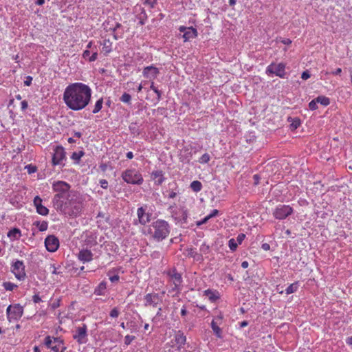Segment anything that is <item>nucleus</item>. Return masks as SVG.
<instances>
[{
	"instance_id": "nucleus-1",
	"label": "nucleus",
	"mask_w": 352,
	"mask_h": 352,
	"mask_svg": "<svg viewBox=\"0 0 352 352\" xmlns=\"http://www.w3.org/2000/svg\"><path fill=\"white\" fill-rule=\"evenodd\" d=\"M92 90L82 82L69 84L64 90L63 100L66 107L78 111L86 108L91 102Z\"/></svg>"
},
{
	"instance_id": "nucleus-2",
	"label": "nucleus",
	"mask_w": 352,
	"mask_h": 352,
	"mask_svg": "<svg viewBox=\"0 0 352 352\" xmlns=\"http://www.w3.org/2000/svg\"><path fill=\"white\" fill-rule=\"evenodd\" d=\"M54 207L58 212L65 215L76 217L82 210V203L78 196L72 193L65 200L60 202V204H58Z\"/></svg>"
},
{
	"instance_id": "nucleus-3",
	"label": "nucleus",
	"mask_w": 352,
	"mask_h": 352,
	"mask_svg": "<svg viewBox=\"0 0 352 352\" xmlns=\"http://www.w3.org/2000/svg\"><path fill=\"white\" fill-rule=\"evenodd\" d=\"M170 224L164 219H157L149 226L148 233L151 239L157 242L166 239L170 232Z\"/></svg>"
},
{
	"instance_id": "nucleus-4",
	"label": "nucleus",
	"mask_w": 352,
	"mask_h": 352,
	"mask_svg": "<svg viewBox=\"0 0 352 352\" xmlns=\"http://www.w3.org/2000/svg\"><path fill=\"white\" fill-rule=\"evenodd\" d=\"M52 188L54 191L57 192L52 199L54 206L58 204H60V202L63 200H65L67 197L72 194V192H69V184L63 181H57L54 182Z\"/></svg>"
},
{
	"instance_id": "nucleus-5",
	"label": "nucleus",
	"mask_w": 352,
	"mask_h": 352,
	"mask_svg": "<svg viewBox=\"0 0 352 352\" xmlns=\"http://www.w3.org/2000/svg\"><path fill=\"white\" fill-rule=\"evenodd\" d=\"M121 177L124 182L131 185H141L144 182L142 173L134 168L124 170L122 173Z\"/></svg>"
},
{
	"instance_id": "nucleus-6",
	"label": "nucleus",
	"mask_w": 352,
	"mask_h": 352,
	"mask_svg": "<svg viewBox=\"0 0 352 352\" xmlns=\"http://www.w3.org/2000/svg\"><path fill=\"white\" fill-rule=\"evenodd\" d=\"M168 211L176 224L182 225L187 223L188 212L184 208H178L174 204L168 208Z\"/></svg>"
},
{
	"instance_id": "nucleus-7",
	"label": "nucleus",
	"mask_w": 352,
	"mask_h": 352,
	"mask_svg": "<svg viewBox=\"0 0 352 352\" xmlns=\"http://www.w3.org/2000/svg\"><path fill=\"white\" fill-rule=\"evenodd\" d=\"M66 160V152L64 148L60 145L54 146L52 159V165L63 167L65 165Z\"/></svg>"
},
{
	"instance_id": "nucleus-8",
	"label": "nucleus",
	"mask_w": 352,
	"mask_h": 352,
	"mask_svg": "<svg viewBox=\"0 0 352 352\" xmlns=\"http://www.w3.org/2000/svg\"><path fill=\"white\" fill-rule=\"evenodd\" d=\"M169 281L173 285L172 291L180 292L182 290V283L183 282L182 274L179 273L175 268H172L166 272Z\"/></svg>"
},
{
	"instance_id": "nucleus-9",
	"label": "nucleus",
	"mask_w": 352,
	"mask_h": 352,
	"mask_svg": "<svg viewBox=\"0 0 352 352\" xmlns=\"http://www.w3.org/2000/svg\"><path fill=\"white\" fill-rule=\"evenodd\" d=\"M10 271L14 274L15 278L21 281L26 278L25 266L23 261L16 260L12 261Z\"/></svg>"
},
{
	"instance_id": "nucleus-10",
	"label": "nucleus",
	"mask_w": 352,
	"mask_h": 352,
	"mask_svg": "<svg viewBox=\"0 0 352 352\" xmlns=\"http://www.w3.org/2000/svg\"><path fill=\"white\" fill-rule=\"evenodd\" d=\"M23 307L20 304L10 305L7 307V318L10 322L17 321L23 316Z\"/></svg>"
},
{
	"instance_id": "nucleus-11",
	"label": "nucleus",
	"mask_w": 352,
	"mask_h": 352,
	"mask_svg": "<svg viewBox=\"0 0 352 352\" xmlns=\"http://www.w3.org/2000/svg\"><path fill=\"white\" fill-rule=\"evenodd\" d=\"M294 212L293 208L289 205L279 204L273 210L272 215L278 220L285 219Z\"/></svg>"
},
{
	"instance_id": "nucleus-12",
	"label": "nucleus",
	"mask_w": 352,
	"mask_h": 352,
	"mask_svg": "<svg viewBox=\"0 0 352 352\" xmlns=\"http://www.w3.org/2000/svg\"><path fill=\"white\" fill-rule=\"evenodd\" d=\"M44 344L47 349L52 350L54 352H59L63 346H65L63 340L60 337H51L47 336L44 340Z\"/></svg>"
},
{
	"instance_id": "nucleus-13",
	"label": "nucleus",
	"mask_w": 352,
	"mask_h": 352,
	"mask_svg": "<svg viewBox=\"0 0 352 352\" xmlns=\"http://www.w3.org/2000/svg\"><path fill=\"white\" fill-rule=\"evenodd\" d=\"M285 64L283 63H280L278 64L272 63L266 67L265 73L268 76L275 75L279 78H285Z\"/></svg>"
},
{
	"instance_id": "nucleus-14",
	"label": "nucleus",
	"mask_w": 352,
	"mask_h": 352,
	"mask_svg": "<svg viewBox=\"0 0 352 352\" xmlns=\"http://www.w3.org/2000/svg\"><path fill=\"white\" fill-rule=\"evenodd\" d=\"M137 216L139 223L144 226L151 220L152 212L148 205L144 204L137 209Z\"/></svg>"
},
{
	"instance_id": "nucleus-15",
	"label": "nucleus",
	"mask_w": 352,
	"mask_h": 352,
	"mask_svg": "<svg viewBox=\"0 0 352 352\" xmlns=\"http://www.w3.org/2000/svg\"><path fill=\"white\" fill-rule=\"evenodd\" d=\"M87 327L82 324L81 327H78L73 335V338L77 341L79 344H85L88 341Z\"/></svg>"
},
{
	"instance_id": "nucleus-16",
	"label": "nucleus",
	"mask_w": 352,
	"mask_h": 352,
	"mask_svg": "<svg viewBox=\"0 0 352 352\" xmlns=\"http://www.w3.org/2000/svg\"><path fill=\"white\" fill-rule=\"evenodd\" d=\"M178 30L180 32L184 33L182 35L184 42H188L198 36V32L197 29L192 26L186 27L181 25L179 27Z\"/></svg>"
},
{
	"instance_id": "nucleus-17",
	"label": "nucleus",
	"mask_w": 352,
	"mask_h": 352,
	"mask_svg": "<svg viewBox=\"0 0 352 352\" xmlns=\"http://www.w3.org/2000/svg\"><path fill=\"white\" fill-rule=\"evenodd\" d=\"M45 245L47 251L54 252L59 247V241L55 236L50 235L45 239Z\"/></svg>"
},
{
	"instance_id": "nucleus-18",
	"label": "nucleus",
	"mask_w": 352,
	"mask_h": 352,
	"mask_svg": "<svg viewBox=\"0 0 352 352\" xmlns=\"http://www.w3.org/2000/svg\"><path fill=\"white\" fill-rule=\"evenodd\" d=\"M159 74V69L153 65L144 67L142 71L143 76L149 80H153L157 78Z\"/></svg>"
},
{
	"instance_id": "nucleus-19",
	"label": "nucleus",
	"mask_w": 352,
	"mask_h": 352,
	"mask_svg": "<svg viewBox=\"0 0 352 352\" xmlns=\"http://www.w3.org/2000/svg\"><path fill=\"white\" fill-rule=\"evenodd\" d=\"M144 306H153L156 307L160 300V296L158 294L149 293L145 295L144 298Z\"/></svg>"
},
{
	"instance_id": "nucleus-20",
	"label": "nucleus",
	"mask_w": 352,
	"mask_h": 352,
	"mask_svg": "<svg viewBox=\"0 0 352 352\" xmlns=\"http://www.w3.org/2000/svg\"><path fill=\"white\" fill-rule=\"evenodd\" d=\"M174 340L177 345V349L181 350L186 342V336L181 330H179L175 332Z\"/></svg>"
},
{
	"instance_id": "nucleus-21",
	"label": "nucleus",
	"mask_w": 352,
	"mask_h": 352,
	"mask_svg": "<svg viewBox=\"0 0 352 352\" xmlns=\"http://www.w3.org/2000/svg\"><path fill=\"white\" fill-rule=\"evenodd\" d=\"M93 256L94 254L91 250L82 249L79 252L78 258L80 261L85 263L91 261L93 260Z\"/></svg>"
},
{
	"instance_id": "nucleus-22",
	"label": "nucleus",
	"mask_w": 352,
	"mask_h": 352,
	"mask_svg": "<svg viewBox=\"0 0 352 352\" xmlns=\"http://www.w3.org/2000/svg\"><path fill=\"white\" fill-rule=\"evenodd\" d=\"M203 295L208 298L211 302H214L220 298V294L214 289H208L203 292Z\"/></svg>"
},
{
	"instance_id": "nucleus-23",
	"label": "nucleus",
	"mask_w": 352,
	"mask_h": 352,
	"mask_svg": "<svg viewBox=\"0 0 352 352\" xmlns=\"http://www.w3.org/2000/svg\"><path fill=\"white\" fill-rule=\"evenodd\" d=\"M151 177L157 185H161L165 180L163 171L160 170H153Z\"/></svg>"
},
{
	"instance_id": "nucleus-24",
	"label": "nucleus",
	"mask_w": 352,
	"mask_h": 352,
	"mask_svg": "<svg viewBox=\"0 0 352 352\" xmlns=\"http://www.w3.org/2000/svg\"><path fill=\"white\" fill-rule=\"evenodd\" d=\"M7 236L11 241L18 240L21 236V232L19 228H14L8 232Z\"/></svg>"
},
{
	"instance_id": "nucleus-25",
	"label": "nucleus",
	"mask_w": 352,
	"mask_h": 352,
	"mask_svg": "<svg viewBox=\"0 0 352 352\" xmlns=\"http://www.w3.org/2000/svg\"><path fill=\"white\" fill-rule=\"evenodd\" d=\"M107 283L105 280H102L99 285L95 288L94 294L97 296L104 295L107 289Z\"/></svg>"
},
{
	"instance_id": "nucleus-26",
	"label": "nucleus",
	"mask_w": 352,
	"mask_h": 352,
	"mask_svg": "<svg viewBox=\"0 0 352 352\" xmlns=\"http://www.w3.org/2000/svg\"><path fill=\"white\" fill-rule=\"evenodd\" d=\"M210 327L216 337L218 338H222V329L219 327L217 322L212 320L210 323Z\"/></svg>"
},
{
	"instance_id": "nucleus-27",
	"label": "nucleus",
	"mask_w": 352,
	"mask_h": 352,
	"mask_svg": "<svg viewBox=\"0 0 352 352\" xmlns=\"http://www.w3.org/2000/svg\"><path fill=\"white\" fill-rule=\"evenodd\" d=\"M129 130L133 136H138L142 133V130L137 123H131L129 125Z\"/></svg>"
},
{
	"instance_id": "nucleus-28",
	"label": "nucleus",
	"mask_w": 352,
	"mask_h": 352,
	"mask_svg": "<svg viewBox=\"0 0 352 352\" xmlns=\"http://www.w3.org/2000/svg\"><path fill=\"white\" fill-rule=\"evenodd\" d=\"M102 51L104 54H109L112 50V43L109 39H104L102 43Z\"/></svg>"
},
{
	"instance_id": "nucleus-29",
	"label": "nucleus",
	"mask_w": 352,
	"mask_h": 352,
	"mask_svg": "<svg viewBox=\"0 0 352 352\" xmlns=\"http://www.w3.org/2000/svg\"><path fill=\"white\" fill-rule=\"evenodd\" d=\"M103 98H99L95 103L94 104V109H92L91 112L94 113V114H96L97 113H98L102 108V105H103Z\"/></svg>"
},
{
	"instance_id": "nucleus-30",
	"label": "nucleus",
	"mask_w": 352,
	"mask_h": 352,
	"mask_svg": "<svg viewBox=\"0 0 352 352\" xmlns=\"http://www.w3.org/2000/svg\"><path fill=\"white\" fill-rule=\"evenodd\" d=\"M298 287H299L298 282H295V283L291 284L285 289L286 294H291L296 292L297 291V289H298Z\"/></svg>"
},
{
	"instance_id": "nucleus-31",
	"label": "nucleus",
	"mask_w": 352,
	"mask_h": 352,
	"mask_svg": "<svg viewBox=\"0 0 352 352\" xmlns=\"http://www.w3.org/2000/svg\"><path fill=\"white\" fill-rule=\"evenodd\" d=\"M316 101L324 107H327L330 104V99L324 96H318L316 98Z\"/></svg>"
},
{
	"instance_id": "nucleus-32",
	"label": "nucleus",
	"mask_w": 352,
	"mask_h": 352,
	"mask_svg": "<svg viewBox=\"0 0 352 352\" xmlns=\"http://www.w3.org/2000/svg\"><path fill=\"white\" fill-rule=\"evenodd\" d=\"M190 188L194 192H198L201 190L202 184L199 181L195 180L191 182Z\"/></svg>"
},
{
	"instance_id": "nucleus-33",
	"label": "nucleus",
	"mask_w": 352,
	"mask_h": 352,
	"mask_svg": "<svg viewBox=\"0 0 352 352\" xmlns=\"http://www.w3.org/2000/svg\"><path fill=\"white\" fill-rule=\"evenodd\" d=\"M84 154L85 153L82 151L74 152L71 156V158L75 162V163L78 164Z\"/></svg>"
},
{
	"instance_id": "nucleus-34",
	"label": "nucleus",
	"mask_w": 352,
	"mask_h": 352,
	"mask_svg": "<svg viewBox=\"0 0 352 352\" xmlns=\"http://www.w3.org/2000/svg\"><path fill=\"white\" fill-rule=\"evenodd\" d=\"M34 225H35L38 228L39 231H41V232L47 230V229L48 228L47 222H46L45 221H43L42 222L36 221L34 223Z\"/></svg>"
},
{
	"instance_id": "nucleus-35",
	"label": "nucleus",
	"mask_w": 352,
	"mask_h": 352,
	"mask_svg": "<svg viewBox=\"0 0 352 352\" xmlns=\"http://www.w3.org/2000/svg\"><path fill=\"white\" fill-rule=\"evenodd\" d=\"M3 286L6 291H12L17 287L16 285L11 282H4Z\"/></svg>"
},
{
	"instance_id": "nucleus-36",
	"label": "nucleus",
	"mask_w": 352,
	"mask_h": 352,
	"mask_svg": "<svg viewBox=\"0 0 352 352\" xmlns=\"http://www.w3.org/2000/svg\"><path fill=\"white\" fill-rule=\"evenodd\" d=\"M36 212L41 215L45 216L48 214L49 210L45 206L41 205L38 207Z\"/></svg>"
},
{
	"instance_id": "nucleus-37",
	"label": "nucleus",
	"mask_w": 352,
	"mask_h": 352,
	"mask_svg": "<svg viewBox=\"0 0 352 352\" xmlns=\"http://www.w3.org/2000/svg\"><path fill=\"white\" fill-rule=\"evenodd\" d=\"M238 243L234 239H230L228 241V246L231 251L234 252L236 250Z\"/></svg>"
},
{
	"instance_id": "nucleus-38",
	"label": "nucleus",
	"mask_w": 352,
	"mask_h": 352,
	"mask_svg": "<svg viewBox=\"0 0 352 352\" xmlns=\"http://www.w3.org/2000/svg\"><path fill=\"white\" fill-rule=\"evenodd\" d=\"M210 160V156L208 153H206L201 155V157L199 159L198 162L200 164H206Z\"/></svg>"
},
{
	"instance_id": "nucleus-39",
	"label": "nucleus",
	"mask_w": 352,
	"mask_h": 352,
	"mask_svg": "<svg viewBox=\"0 0 352 352\" xmlns=\"http://www.w3.org/2000/svg\"><path fill=\"white\" fill-rule=\"evenodd\" d=\"M131 100V96L127 93H124L120 97V100L122 102L129 104Z\"/></svg>"
},
{
	"instance_id": "nucleus-40",
	"label": "nucleus",
	"mask_w": 352,
	"mask_h": 352,
	"mask_svg": "<svg viewBox=\"0 0 352 352\" xmlns=\"http://www.w3.org/2000/svg\"><path fill=\"white\" fill-rule=\"evenodd\" d=\"M60 266L56 267L54 264H51L50 266V270L53 274H60L61 272L59 271Z\"/></svg>"
},
{
	"instance_id": "nucleus-41",
	"label": "nucleus",
	"mask_w": 352,
	"mask_h": 352,
	"mask_svg": "<svg viewBox=\"0 0 352 352\" xmlns=\"http://www.w3.org/2000/svg\"><path fill=\"white\" fill-rule=\"evenodd\" d=\"M300 124V121L299 119H294L292 120V122L290 124V127L292 130L296 129L298 127H299Z\"/></svg>"
},
{
	"instance_id": "nucleus-42",
	"label": "nucleus",
	"mask_w": 352,
	"mask_h": 352,
	"mask_svg": "<svg viewBox=\"0 0 352 352\" xmlns=\"http://www.w3.org/2000/svg\"><path fill=\"white\" fill-rule=\"evenodd\" d=\"M25 168L27 170V172L29 174L34 173L37 170L36 167L32 164H28V165L25 166Z\"/></svg>"
},
{
	"instance_id": "nucleus-43",
	"label": "nucleus",
	"mask_w": 352,
	"mask_h": 352,
	"mask_svg": "<svg viewBox=\"0 0 352 352\" xmlns=\"http://www.w3.org/2000/svg\"><path fill=\"white\" fill-rule=\"evenodd\" d=\"M318 102L316 101V98L312 100L309 103V108L310 110H316L318 109Z\"/></svg>"
},
{
	"instance_id": "nucleus-44",
	"label": "nucleus",
	"mask_w": 352,
	"mask_h": 352,
	"mask_svg": "<svg viewBox=\"0 0 352 352\" xmlns=\"http://www.w3.org/2000/svg\"><path fill=\"white\" fill-rule=\"evenodd\" d=\"M34 205L36 207V209L38 208V206L42 205V199L40 197L36 196L34 199Z\"/></svg>"
},
{
	"instance_id": "nucleus-45",
	"label": "nucleus",
	"mask_w": 352,
	"mask_h": 352,
	"mask_svg": "<svg viewBox=\"0 0 352 352\" xmlns=\"http://www.w3.org/2000/svg\"><path fill=\"white\" fill-rule=\"evenodd\" d=\"M135 339V336H130V335H126L125 337H124V344L126 345H129L132 341Z\"/></svg>"
},
{
	"instance_id": "nucleus-46",
	"label": "nucleus",
	"mask_w": 352,
	"mask_h": 352,
	"mask_svg": "<svg viewBox=\"0 0 352 352\" xmlns=\"http://www.w3.org/2000/svg\"><path fill=\"white\" fill-rule=\"evenodd\" d=\"M119 270V268H113L111 270H109L107 274V276L109 277V279L110 278L111 276L118 274Z\"/></svg>"
},
{
	"instance_id": "nucleus-47",
	"label": "nucleus",
	"mask_w": 352,
	"mask_h": 352,
	"mask_svg": "<svg viewBox=\"0 0 352 352\" xmlns=\"http://www.w3.org/2000/svg\"><path fill=\"white\" fill-rule=\"evenodd\" d=\"M119 314V310L118 309V308L115 307L110 311L109 316L112 318H116L118 317Z\"/></svg>"
},
{
	"instance_id": "nucleus-48",
	"label": "nucleus",
	"mask_w": 352,
	"mask_h": 352,
	"mask_svg": "<svg viewBox=\"0 0 352 352\" xmlns=\"http://www.w3.org/2000/svg\"><path fill=\"white\" fill-rule=\"evenodd\" d=\"M167 192H168V194L166 195V197L168 199H174L178 195V192H175V191H173V190L167 191Z\"/></svg>"
},
{
	"instance_id": "nucleus-49",
	"label": "nucleus",
	"mask_w": 352,
	"mask_h": 352,
	"mask_svg": "<svg viewBox=\"0 0 352 352\" xmlns=\"http://www.w3.org/2000/svg\"><path fill=\"white\" fill-rule=\"evenodd\" d=\"M245 234L243 233H241L237 236L236 239H235V240L238 244H241V243L245 239Z\"/></svg>"
},
{
	"instance_id": "nucleus-50",
	"label": "nucleus",
	"mask_w": 352,
	"mask_h": 352,
	"mask_svg": "<svg viewBox=\"0 0 352 352\" xmlns=\"http://www.w3.org/2000/svg\"><path fill=\"white\" fill-rule=\"evenodd\" d=\"M157 3V0H144V3L149 6L151 8H154Z\"/></svg>"
},
{
	"instance_id": "nucleus-51",
	"label": "nucleus",
	"mask_w": 352,
	"mask_h": 352,
	"mask_svg": "<svg viewBox=\"0 0 352 352\" xmlns=\"http://www.w3.org/2000/svg\"><path fill=\"white\" fill-rule=\"evenodd\" d=\"M210 219L209 218V217L207 215L206 216L204 219H202L200 221H198L197 222V226H200L204 223H206V222H208V220H210Z\"/></svg>"
},
{
	"instance_id": "nucleus-52",
	"label": "nucleus",
	"mask_w": 352,
	"mask_h": 352,
	"mask_svg": "<svg viewBox=\"0 0 352 352\" xmlns=\"http://www.w3.org/2000/svg\"><path fill=\"white\" fill-rule=\"evenodd\" d=\"M99 184L103 189H107L108 188V182L106 179H100Z\"/></svg>"
},
{
	"instance_id": "nucleus-53",
	"label": "nucleus",
	"mask_w": 352,
	"mask_h": 352,
	"mask_svg": "<svg viewBox=\"0 0 352 352\" xmlns=\"http://www.w3.org/2000/svg\"><path fill=\"white\" fill-rule=\"evenodd\" d=\"M109 280L112 283H117L120 280V276L118 274L116 275L111 276Z\"/></svg>"
},
{
	"instance_id": "nucleus-54",
	"label": "nucleus",
	"mask_w": 352,
	"mask_h": 352,
	"mask_svg": "<svg viewBox=\"0 0 352 352\" xmlns=\"http://www.w3.org/2000/svg\"><path fill=\"white\" fill-rule=\"evenodd\" d=\"M60 300L57 299L51 305V307L52 309H56V308L59 307L60 305Z\"/></svg>"
},
{
	"instance_id": "nucleus-55",
	"label": "nucleus",
	"mask_w": 352,
	"mask_h": 352,
	"mask_svg": "<svg viewBox=\"0 0 352 352\" xmlns=\"http://www.w3.org/2000/svg\"><path fill=\"white\" fill-rule=\"evenodd\" d=\"M32 82V77L30 76H28L24 80V85L30 86Z\"/></svg>"
},
{
	"instance_id": "nucleus-56",
	"label": "nucleus",
	"mask_w": 352,
	"mask_h": 352,
	"mask_svg": "<svg viewBox=\"0 0 352 352\" xmlns=\"http://www.w3.org/2000/svg\"><path fill=\"white\" fill-rule=\"evenodd\" d=\"M309 78H310V74H309V72L307 70L304 71L302 73V75H301V78L302 79L305 80H307Z\"/></svg>"
},
{
	"instance_id": "nucleus-57",
	"label": "nucleus",
	"mask_w": 352,
	"mask_h": 352,
	"mask_svg": "<svg viewBox=\"0 0 352 352\" xmlns=\"http://www.w3.org/2000/svg\"><path fill=\"white\" fill-rule=\"evenodd\" d=\"M32 300L34 303H38L42 301L38 294H36L32 297Z\"/></svg>"
},
{
	"instance_id": "nucleus-58",
	"label": "nucleus",
	"mask_w": 352,
	"mask_h": 352,
	"mask_svg": "<svg viewBox=\"0 0 352 352\" xmlns=\"http://www.w3.org/2000/svg\"><path fill=\"white\" fill-rule=\"evenodd\" d=\"M219 214V210L217 209H214L211 211V212L208 214L210 219L214 217Z\"/></svg>"
},
{
	"instance_id": "nucleus-59",
	"label": "nucleus",
	"mask_w": 352,
	"mask_h": 352,
	"mask_svg": "<svg viewBox=\"0 0 352 352\" xmlns=\"http://www.w3.org/2000/svg\"><path fill=\"white\" fill-rule=\"evenodd\" d=\"M98 58V52H93V54H91V56L89 58V62H94Z\"/></svg>"
},
{
	"instance_id": "nucleus-60",
	"label": "nucleus",
	"mask_w": 352,
	"mask_h": 352,
	"mask_svg": "<svg viewBox=\"0 0 352 352\" xmlns=\"http://www.w3.org/2000/svg\"><path fill=\"white\" fill-rule=\"evenodd\" d=\"M200 250L203 252L204 253L206 254L209 251V246L206 245H202L200 248Z\"/></svg>"
},
{
	"instance_id": "nucleus-61",
	"label": "nucleus",
	"mask_w": 352,
	"mask_h": 352,
	"mask_svg": "<svg viewBox=\"0 0 352 352\" xmlns=\"http://www.w3.org/2000/svg\"><path fill=\"white\" fill-rule=\"evenodd\" d=\"M21 106L22 111H25L28 107V103L26 100H23L21 102Z\"/></svg>"
},
{
	"instance_id": "nucleus-62",
	"label": "nucleus",
	"mask_w": 352,
	"mask_h": 352,
	"mask_svg": "<svg viewBox=\"0 0 352 352\" xmlns=\"http://www.w3.org/2000/svg\"><path fill=\"white\" fill-rule=\"evenodd\" d=\"M90 51L89 50H86L83 52V54H82V57L85 59H89V58L90 57Z\"/></svg>"
},
{
	"instance_id": "nucleus-63",
	"label": "nucleus",
	"mask_w": 352,
	"mask_h": 352,
	"mask_svg": "<svg viewBox=\"0 0 352 352\" xmlns=\"http://www.w3.org/2000/svg\"><path fill=\"white\" fill-rule=\"evenodd\" d=\"M187 309H186V307L185 305H184L182 309H181V315L182 316H186V314H187Z\"/></svg>"
},
{
	"instance_id": "nucleus-64",
	"label": "nucleus",
	"mask_w": 352,
	"mask_h": 352,
	"mask_svg": "<svg viewBox=\"0 0 352 352\" xmlns=\"http://www.w3.org/2000/svg\"><path fill=\"white\" fill-rule=\"evenodd\" d=\"M262 249L265 250V251H267L270 249V245L267 243H263L262 244V246H261Z\"/></svg>"
}]
</instances>
